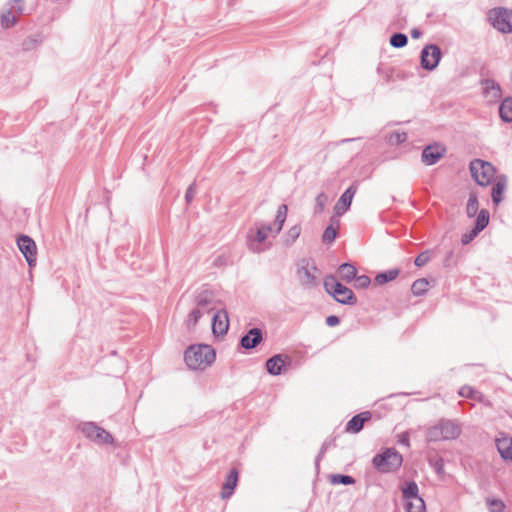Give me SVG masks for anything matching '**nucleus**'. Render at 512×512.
I'll use <instances>...</instances> for the list:
<instances>
[{
	"label": "nucleus",
	"mask_w": 512,
	"mask_h": 512,
	"mask_svg": "<svg viewBox=\"0 0 512 512\" xmlns=\"http://www.w3.org/2000/svg\"><path fill=\"white\" fill-rule=\"evenodd\" d=\"M216 353L210 345H191L184 354V359L190 369L203 370L215 361Z\"/></svg>",
	"instance_id": "nucleus-1"
},
{
	"label": "nucleus",
	"mask_w": 512,
	"mask_h": 512,
	"mask_svg": "<svg viewBox=\"0 0 512 512\" xmlns=\"http://www.w3.org/2000/svg\"><path fill=\"white\" fill-rule=\"evenodd\" d=\"M324 287L326 292L333 296V298L341 304L354 305L357 303V298L355 297L353 291L343 284L337 282L334 276H329L325 279Z\"/></svg>",
	"instance_id": "nucleus-2"
},
{
	"label": "nucleus",
	"mask_w": 512,
	"mask_h": 512,
	"mask_svg": "<svg viewBox=\"0 0 512 512\" xmlns=\"http://www.w3.org/2000/svg\"><path fill=\"white\" fill-rule=\"evenodd\" d=\"M78 430L85 438L98 445H113L114 443L113 436L95 422H82L78 425Z\"/></svg>",
	"instance_id": "nucleus-3"
},
{
	"label": "nucleus",
	"mask_w": 512,
	"mask_h": 512,
	"mask_svg": "<svg viewBox=\"0 0 512 512\" xmlns=\"http://www.w3.org/2000/svg\"><path fill=\"white\" fill-rule=\"evenodd\" d=\"M373 465L383 473L395 471L402 464V455L395 449H387L373 458Z\"/></svg>",
	"instance_id": "nucleus-4"
},
{
	"label": "nucleus",
	"mask_w": 512,
	"mask_h": 512,
	"mask_svg": "<svg viewBox=\"0 0 512 512\" xmlns=\"http://www.w3.org/2000/svg\"><path fill=\"white\" fill-rule=\"evenodd\" d=\"M470 171L473 179L481 186L490 184L495 175L492 164L481 159H475L470 163Z\"/></svg>",
	"instance_id": "nucleus-5"
},
{
	"label": "nucleus",
	"mask_w": 512,
	"mask_h": 512,
	"mask_svg": "<svg viewBox=\"0 0 512 512\" xmlns=\"http://www.w3.org/2000/svg\"><path fill=\"white\" fill-rule=\"evenodd\" d=\"M319 270L314 263L303 259L297 270V279L305 289H312L318 285Z\"/></svg>",
	"instance_id": "nucleus-6"
},
{
	"label": "nucleus",
	"mask_w": 512,
	"mask_h": 512,
	"mask_svg": "<svg viewBox=\"0 0 512 512\" xmlns=\"http://www.w3.org/2000/svg\"><path fill=\"white\" fill-rule=\"evenodd\" d=\"M489 19L495 29L502 33H512V10L494 8L489 12Z\"/></svg>",
	"instance_id": "nucleus-7"
},
{
	"label": "nucleus",
	"mask_w": 512,
	"mask_h": 512,
	"mask_svg": "<svg viewBox=\"0 0 512 512\" xmlns=\"http://www.w3.org/2000/svg\"><path fill=\"white\" fill-rule=\"evenodd\" d=\"M272 233L274 234V228L271 225H262L257 228L254 233L248 234V246L249 249L253 253H261L266 247L263 246V243L268 238V235Z\"/></svg>",
	"instance_id": "nucleus-8"
},
{
	"label": "nucleus",
	"mask_w": 512,
	"mask_h": 512,
	"mask_svg": "<svg viewBox=\"0 0 512 512\" xmlns=\"http://www.w3.org/2000/svg\"><path fill=\"white\" fill-rule=\"evenodd\" d=\"M421 66L427 71H433L439 64L442 52L435 44L426 45L421 51Z\"/></svg>",
	"instance_id": "nucleus-9"
},
{
	"label": "nucleus",
	"mask_w": 512,
	"mask_h": 512,
	"mask_svg": "<svg viewBox=\"0 0 512 512\" xmlns=\"http://www.w3.org/2000/svg\"><path fill=\"white\" fill-rule=\"evenodd\" d=\"M17 246L25 257L29 267H34L37 259V246L35 241L27 235H21L17 239Z\"/></svg>",
	"instance_id": "nucleus-10"
},
{
	"label": "nucleus",
	"mask_w": 512,
	"mask_h": 512,
	"mask_svg": "<svg viewBox=\"0 0 512 512\" xmlns=\"http://www.w3.org/2000/svg\"><path fill=\"white\" fill-rule=\"evenodd\" d=\"M356 192V185H351L345 190V192L340 196V198L338 199L337 203L334 206V213L336 216H342L350 208V205Z\"/></svg>",
	"instance_id": "nucleus-11"
},
{
	"label": "nucleus",
	"mask_w": 512,
	"mask_h": 512,
	"mask_svg": "<svg viewBox=\"0 0 512 512\" xmlns=\"http://www.w3.org/2000/svg\"><path fill=\"white\" fill-rule=\"evenodd\" d=\"M289 363L290 358L288 355L277 354L267 360L266 369L269 374L277 376L285 371V366Z\"/></svg>",
	"instance_id": "nucleus-12"
},
{
	"label": "nucleus",
	"mask_w": 512,
	"mask_h": 512,
	"mask_svg": "<svg viewBox=\"0 0 512 512\" xmlns=\"http://www.w3.org/2000/svg\"><path fill=\"white\" fill-rule=\"evenodd\" d=\"M445 151L439 144L428 145L422 152V161L428 166L434 165L444 156Z\"/></svg>",
	"instance_id": "nucleus-13"
},
{
	"label": "nucleus",
	"mask_w": 512,
	"mask_h": 512,
	"mask_svg": "<svg viewBox=\"0 0 512 512\" xmlns=\"http://www.w3.org/2000/svg\"><path fill=\"white\" fill-rule=\"evenodd\" d=\"M483 95L488 102L494 103L501 98L502 91L498 83L492 79H483L481 81Z\"/></svg>",
	"instance_id": "nucleus-14"
},
{
	"label": "nucleus",
	"mask_w": 512,
	"mask_h": 512,
	"mask_svg": "<svg viewBox=\"0 0 512 512\" xmlns=\"http://www.w3.org/2000/svg\"><path fill=\"white\" fill-rule=\"evenodd\" d=\"M263 340L262 331L259 328L250 329L247 334L241 337L240 345L244 349H253Z\"/></svg>",
	"instance_id": "nucleus-15"
},
{
	"label": "nucleus",
	"mask_w": 512,
	"mask_h": 512,
	"mask_svg": "<svg viewBox=\"0 0 512 512\" xmlns=\"http://www.w3.org/2000/svg\"><path fill=\"white\" fill-rule=\"evenodd\" d=\"M229 328L228 314L225 310L218 311L213 316L212 331L215 335H224Z\"/></svg>",
	"instance_id": "nucleus-16"
},
{
	"label": "nucleus",
	"mask_w": 512,
	"mask_h": 512,
	"mask_svg": "<svg viewBox=\"0 0 512 512\" xmlns=\"http://www.w3.org/2000/svg\"><path fill=\"white\" fill-rule=\"evenodd\" d=\"M214 294L210 290H202L195 297L196 308H199L205 313H209L214 309Z\"/></svg>",
	"instance_id": "nucleus-17"
},
{
	"label": "nucleus",
	"mask_w": 512,
	"mask_h": 512,
	"mask_svg": "<svg viewBox=\"0 0 512 512\" xmlns=\"http://www.w3.org/2000/svg\"><path fill=\"white\" fill-rule=\"evenodd\" d=\"M439 424L443 440H453L461 434V427L452 420L442 419Z\"/></svg>",
	"instance_id": "nucleus-18"
},
{
	"label": "nucleus",
	"mask_w": 512,
	"mask_h": 512,
	"mask_svg": "<svg viewBox=\"0 0 512 512\" xmlns=\"http://www.w3.org/2000/svg\"><path fill=\"white\" fill-rule=\"evenodd\" d=\"M371 419V413L366 411L353 416L346 424L345 430L349 433H358L362 430L364 423Z\"/></svg>",
	"instance_id": "nucleus-19"
},
{
	"label": "nucleus",
	"mask_w": 512,
	"mask_h": 512,
	"mask_svg": "<svg viewBox=\"0 0 512 512\" xmlns=\"http://www.w3.org/2000/svg\"><path fill=\"white\" fill-rule=\"evenodd\" d=\"M238 482V472L236 469H232L227 475L226 481L222 486L221 497L223 499L229 498L237 485Z\"/></svg>",
	"instance_id": "nucleus-20"
},
{
	"label": "nucleus",
	"mask_w": 512,
	"mask_h": 512,
	"mask_svg": "<svg viewBox=\"0 0 512 512\" xmlns=\"http://www.w3.org/2000/svg\"><path fill=\"white\" fill-rule=\"evenodd\" d=\"M496 447L501 457L505 460L512 461V438L502 436L496 439Z\"/></svg>",
	"instance_id": "nucleus-21"
},
{
	"label": "nucleus",
	"mask_w": 512,
	"mask_h": 512,
	"mask_svg": "<svg viewBox=\"0 0 512 512\" xmlns=\"http://www.w3.org/2000/svg\"><path fill=\"white\" fill-rule=\"evenodd\" d=\"M507 186V179L505 176H499L496 179L495 184L492 187V201L495 205H498L503 199V193Z\"/></svg>",
	"instance_id": "nucleus-22"
},
{
	"label": "nucleus",
	"mask_w": 512,
	"mask_h": 512,
	"mask_svg": "<svg viewBox=\"0 0 512 512\" xmlns=\"http://www.w3.org/2000/svg\"><path fill=\"white\" fill-rule=\"evenodd\" d=\"M338 272L340 274L341 279L348 283L355 279L357 275L356 267L350 263H344L340 265Z\"/></svg>",
	"instance_id": "nucleus-23"
},
{
	"label": "nucleus",
	"mask_w": 512,
	"mask_h": 512,
	"mask_svg": "<svg viewBox=\"0 0 512 512\" xmlns=\"http://www.w3.org/2000/svg\"><path fill=\"white\" fill-rule=\"evenodd\" d=\"M399 273H400V270L397 268L381 272V273L377 274V276L375 277V282L377 285H384V284L396 279L397 276L399 275Z\"/></svg>",
	"instance_id": "nucleus-24"
},
{
	"label": "nucleus",
	"mask_w": 512,
	"mask_h": 512,
	"mask_svg": "<svg viewBox=\"0 0 512 512\" xmlns=\"http://www.w3.org/2000/svg\"><path fill=\"white\" fill-rule=\"evenodd\" d=\"M499 114L504 122H512V98H506L502 101Z\"/></svg>",
	"instance_id": "nucleus-25"
},
{
	"label": "nucleus",
	"mask_w": 512,
	"mask_h": 512,
	"mask_svg": "<svg viewBox=\"0 0 512 512\" xmlns=\"http://www.w3.org/2000/svg\"><path fill=\"white\" fill-rule=\"evenodd\" d=\"M287 212H288L287 205L282 204L278 207L277 214L275 217L276 227L274 228V235H277L282 230L283 224L287 217Z\"/></svg>",
	"instance_id": "nucleus-26"
},
{
	"label": "nucleus",
	"mask_w": 512,
	"mask_h": 512,
	"mask_svg": "<svg viewBox=\"0 0 512 512\" xmlns=\"http://www.w3.org/2000/svg\"><path fill=\"white\" fill-rule=\"evenodd\" d=\"M405 509L407 512H425V502L420 496L406 500Z\"/></svg>",
	"instance_id": "nucleus-27"
},
{
	"label": "nucleus",
	"mask_w": 512,
	"mask_h": 512,
	"mask_svg": "<svg viewBox=\"0 0 512 512\" xmlns=\"http://www.w3.org/2000/svg\"><path fill=\"white\" fill-rule=\"evenodd\" d=\"M429 282L426 278H420L413 282L411 290L415 296L424 295L428 289Z\"/></svg>",
	"instance_id": "nucleus-28"
},
{
	"label": "nucleus",
	"mask_w": 512,
	"mask_h": 512,
	"mask_svg": "<svg viewBox=\"0 0 512 512\" xmlns=\"http://www.w3.org/2000/svg\"><path fill=\"white\" fill-rule=\"evenodd\" d=\"M459 395L461 397L470 398L476 401H481L483 397V395L479 391L475 390L473 387L468 385H465L460 388Z\"/></svg>",
	"instance_id": "nucleus-29"
},
{
	"label": "nucleus",
	"mask_w": 512,
	"mask_h": 512,
	"mask_svg": "<svg viewBox=\"0 0 512 512\" xmlns=\"http://www.w3.org/2000/svg\"><path fill=\"white\" fill-rule=\"evenodd\" d=\"M205 314V312H203L202 310H200L199 308H194L188 315L186 321H185V325L186 327L190 330V329H193L199 319L202 317V315Z\"/></svg>",
	"instance_id": "nucleus-30"
},
{
	"label": "nucleus",
	"mask_w": 512,
	"mask_h": 512,
	"mask_svg": "<svg viewBox=\"0 0 512 512\" xmlns=\"http://www.w3.org/2000/svg\"><path fill=\"white\" fill-rule=\"evenodd\" d=\"M426 439L429 442H437V441L443 440V435H442V432L440 429L439 422L436 425L429 427L427 429Z\"/></svg>",
	"instance_id": "nucleus-31"
},
{
	"label": "nucleus",
	"mask_w": 512,
	"mask_h": 512,
	"mask_svg": "<svg viewBox=\"0 0 512 512\" xmlns=\"http://www.w3.org/2000/svg\"><path fill=\"white\" fill-rule=\"evenodd\" d=\"M402 494L405 500L419 497L417 484L414 481L408 482L406 486L402 488Z\"/></svg>",
	"instance_id": "nucleus-32"
},
{
	"label": "nucleus",
	"mask_w": 512,
	"mask_h": 512,
	"mask_svg": "<svg viewBox=\"0 0 512 512\" xmlns=\"http://www.w3.org/2000/svg\"><path fill=\"white\" fill-rule=\"evenodd\" d=\"M489 223V213L487 210H481L476 218V223L474 229H476L479 233L484 230Z\"/></svg>",
	"instance_id": "nucleus-33"
},
{
	"label": "nucleus",
	"mask_w": 512,
	"mask_h": 512,
	"mask_svg": "<svg viewBox=\"0 0 512 512\" xmlns=\"http://www.w3.org/2000/svg\"><path fill=\"white\" fill-rule=\"evenodd\" d=\"M330 483L331 484H343V485H352L355 483V479L349 475H342V474H332L330 476Z\"/></svg>",
	"instance_id": "nucleus-34"
},
{
	"label": "nucleus",
	"mask_w": 512,
	"mask_h": 512,
	"mask_svg": "<svg viewBox=\"0 0 512 512\" xmlns=\"http://www.w3.org/2000/svg\"><path fill=\"white\" fill-rule=\"evenodd\" d=\"M327 202H328L327 194L324 192L319 193L315 199L314 213L321 214L324 211Z\"/></svg>",
	"instance_id": "nucleus-35"
},
{
	"label": "nucleus",
	"mask_w": 512,
	"mask_h": 512,
	"mask_svg": "<svg viewBox=\"0 0 512 512\" xmlns=\"http://www.w3.org/2000/svg\"><path fill=\"white\" fill-rule=\"evenodd\" d=\"M408 38L403 33H395L390 38V45L395 48H402L406 46Z\"/></svg>",
	"instance_id": "nucleus-36"
},
{
	"label": "nucleus",
	"mask_w": 512,
	"mask_h": 512,
	"mask_svg": "<svg viewBox=\"0 0 512 512\" xmlns=\"http://www.w3.org/2000/svg\"><path fill=\"white\" fill-rule=\"evenodd\" d=\"M478 211V200L475 195H470L467 206H466V214L468 217H473L476 215Z\"/></svg>",
	"instance_id": "nucleus-37"
},
{
	"label": "nucleus",
	"mask_w": 512,
	"mask_h": 512,
	"mask_svg": "<svg viewBox=\"0 0 512 512\" xmlns=\"http://www.w3.org/2000/svg\"><path fill=\"white\" fill-rule=\"evenodd\" d=\"M17 23V18L13 15L12 11L9 10L2 14L1 25L4 28H10Z\"/></svg>",
	"instance_id": "nucleus-38"
},
{
	"label": "nucleus",
	"mask_w": 512,
	"mask_h": 512,
	"mask_svg": "<svg viewBox=\"0 0 512 512\" xmlns=\"http://www.w3.org/2000/svg\"><path fill=\"white\" fill-rule=\"evenodd\" d=\"M338 231L337 228H335L332 224L326 227L323 235L322 240L325 243H332L336 237H337Z\"/></svg>",
	"instance_id": "nucleus-39"
},
{
	"label": "nucleus",
	"mask_w": 512,
	"mask_h": 512,
	"mask_svg": "<svg viewBox=\"0 0 512 512\" xmlns=\"http://www.w3.org/2000/svg\"><path fill=\"white\" fill-rule=\"evenodd\" d=\"M486 503L490 512H502L505 509V504L500 499H487Z\"/></svg>",
	"instance_id": "nucleus-40"
},
{
	"label": "nucleus",
	"mask_w": 512,
	"mask_h": 512,
	"mask_svg": "<svg viewBox=\"0 0 512 512\" xmlns=\"http://www.w3.org/2000/svg\"><path fill=\"white\" fill-rule=\"evenodd\" d=\"M301 233V226L300 225H294L291 227L286 234V243L292 244L296 241V239L300 236Z\"/></svg>",
	"instance_id": "nucleus-41"
},
{
	"label": "nucleus",
	"mask_w": 512,
	"mask_h": 512,
	"mask_svg": "<svg viewBox=\"0 0 512 512\" xmlns=\"http://www.w3.org/2000/svg\"><path fill=\"white\" fill-rule=\"evenodd\" d=\"M431 259V251L430 250H426L424 252H422L421 254H419L415 260H414V264L417 266V267H423L425 264H427Z\"/></svg>",
	"instance_id": "nucleus-42"
},
{
	"label": "nucleus",
	"mask_w": 512,
	"mask_h": 512,
	"mask_svg": "<svg viewBox=\"0 0 512 512\" xmlns=\"http://www.w3.org/2000/svg\"><path fill=\"white\" fill-rule=\"evenodd\" d=\"M407 139V134L405 132H394L390 134L388 140L393 145H398L405 142Z\"/></svg>",
	"instance_id": "nucleus-43"
},
{
	"label": "nucleus",
	"mask_w": 512,
	"mask_h": 512,
	"mask_svg": "<svg viewBox=\"0 0 512 512\" xmlns=\"http://www.w3.org/2000/svg\"><path fill=\"white\" fill-rule=\"evenodd\" d=\"M371 283V280L366 275H361L355 278V284L354 286L356 288L365 289L367 288Z\"/></svg>",
	"instance_id": "nucleus-44"
},
{
	"label": "nucleus",
	"mask_w": 512,
	"mask_h": 512,
	"mask_svg": "<svg viewBox=\"0 0 512 512\" xmlns=\"http://www.w3.org/2000/svg\"><path fill=\"white\" fill-rule=\"evenodd\" d=\"M478 234H479V232L474 228L471 231L463 234L462 238H461L462 244L463 245L469 244Z\"/></svg>",
	"instance_id": "nucleus-45"
},
{
	"label": "nucleus",
	"mask_w": 512,
	"mask_h": 512,
	"mask_svg": "<svg viewBox=\"0 0 512 512\" xmlns=\"http://www.w3.org/2000/svg\"><path fill=\"white\" fill-rule=\"evenodd\" d=\"M195 194H196V184L192 183L187 188L186 193H185V200H186L187 204L192 202V200L194 199Z\"/></svg>",
	"instance_id": "nucleus-46"
},
{
	"label": "nucleus",
	"mask_w": 512,
	"mask_h": 512,
	"mask_svg": "<svg viewBox=\"0 0 512 512\" xmlns=\"http://www.w3.org/2000/svg\"><path fill=\"white\" fill-rule=\"evenodd\" d=\"M432 466L438 474H442L444 472L443 459L439 458V459L435 460V462L432 463Z\"/></svg>",
	"instance_id": "nucleus-47"
},
{
	"label": "nucleus",
	"mask_w": 512,
	"mask_h": 512,
	"mask_svg": "<svg viewBox=\"0 0 512 512\" xmlns=\"http://www.w3.org/2000/svg\"><path fill=\"white\" fill-rule=\"evenodd\" d=\"M11 8L17 10L19 13H22L24 9V2L23 0H12L11 1Z\"/></svg>",
	"instance_id": "nucleus-48"
},
{
	"label": "nucleus",
	"mask_w": 512,
	"mask_h": 512,
	"mask_svg": "<svg viewBox=\"0 0 512 512\" xmlns=\"http://www.w3.org/2000/svg\"><path fill=\"white\" fill-rule=\"evenodd\" d=\"M339 318L335 315L328 316L326 318V324L330 327H334L339 324Z\"/></svg>",
	"instance_id": "nucleus-49"
},
{
	"label": "nucleus",
	"mask_w": 512,
	"mask_h": 512,
	"mask_svg": "<svg viewBox=\"0 0 512 512\" xmlns=\"http://www.w3.org/2000/svg\"><path fill=\"white\" fill-rule=\"evenodd\" d=\"M399 442L403 445H406L408 446L409 445V436L407 433H402L400 435V439H399Z\"/></svg>",
	"instance_id": "nucleus-50"
},
{
	"label": "nucleus",
	"mask_w": 512,
	"mask_h": 512,
	"mask_svg": "<svg viewBox=\"0 0 512 512\" xmlns=\"http://www.w3.org/2000/svg\"><path fill=\"white\" fill-rule=\"evenodd\" d=\"M421 35H422V32H421L419 29H416V28H415V29H413V30L411 31V37H412V38H414V39H418V38H420V37H421Z\"/></svg>",
	"instance_id": "nucleus-51"
},
{
	"label": "nucleus",
	"mask_w": 512,
	"mask_h": 512,
	"mask_svg": "<svg viewBox=\"0 0 512 512\" xmlns=\"http://www.w3.org/2000/svg\"><path fill=\"white\" fill-rule=\"evenodd\" d=\"M355 140L354 138H349V139H343L341 140V143H347V142H350V141H353Z\"/></svg>",
	"instance_id": "nucleus-52"
}]
</instances>
